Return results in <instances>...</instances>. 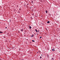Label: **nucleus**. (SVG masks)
Returning <instances> with one entry per match:
<instances>
[{"instance_id": "nucleus-3", "label": "nucleus", "mask_w": 60, "mask_h": 60, "mask_svg": "<svg viewBox=\"0 0 60 60\" xmlns=\"http://www.w3.org/2000/svg\"><path fill=\"white\" fill-rule=\"evenodd\" d=\"M30 26V27H29L30 29H31V28H32V27L30 26Z\"/></svg>"}, {"instance_id": "nucleus-12", "label": "nucleus", "mask_w": 60, "mask_h": 60, "mask_svg": "<svg viewBox=\"0 0 60 60\" xmlns=\"http://www.w3.org/2000/svg\"><path fill=\"white\" fill-rule=\"evenodd\" d=\"M52 60H54V59H53V58H52Z\"/></svg>"}, {"instance_id": "nucleus-1", "label": "nucleus", "mask_w": 60, "mask_h": 60, "mask_svg": "<svg viewBox=\"0 0 60 60\" xmlns=\"http://www.w3.org/2000/svg\"><path fill=\"white\" fill-rule=\"evenodd\" d=\"M52 51H55V49H52Z\"/></svg>"}, {"instance_id": "nucleus-8", "label": "nucleus", "mask_w": 60, "mask_h": 60, "mask_svg": "<svg viewBox=\"0 0 60 60\" xmlns=\"http://www.w3.org/2000/svg\"><path fill=\"white\" fill-rule=\"evenodd\" d=\"M21 31H23V29H21Z\"/></svg>"}, {"instance_id": "nucleus-11", "label": "nucleus", "mask_w": 60, "mask_h": 60, "mask_svg": "<svg viewBox=\"0 0 60 60\" xmlns=\"http://www.w3.org/2000/svg\"><path fill=\"white\" fill-rule=\"evenodd\" d=\"M39 53H41V52L40 51H39Z\"/></svg>"}, {"instance_id": "nucleus-10", "label": "nucleus", "mask_w": 60, "mask_h": 60, "mask_svg": "<svg viewBox=\"0 0 60 60\" xmlns=\"http://www.w3.org/2000/svg\"><path fill=\"white\" fill-rule=\"evenodd\" d=\"M31 3H32V4H33V1L32 0L31 1Z\"/></svg>"}, {"instance_id": "nucleus-7", "label": "nucleus", "mask_w": 60, "mask_h": 60, "mask_svg": "<svg viewBox=\"0 0 60 60\" xmlns=\"http://www.w3.org/2000/svg\"><path fill=\"white\" fill-rule=\"evenodd\" d=\"M2 33H3V32H2L0 31V34H2Z\"/></svg>"}, {"instance_id": "nucleus-26", "label": "nucleus", "mask_w": 60, "mask_h": 60, "mask_svg": "<svg viewBox=\"0 0 60 60\" xmlns=\"http://www.w3.org/2000/svg\"><path fill=\"white\" fill-rule=\"evenodd\" d=\"M35 0H34V1H35Z\"/></svg>"}, {"instance_id": "nucleus-14", "label": "nucleus", "mask_w": 60, "mask_h": 60, "mask_svg": "<svg viewBox=\"0 0 60 60\" xmlns=\"http://www.w3.org/2000/svg\"><path fill=\"white\" fill-rule=\"evenodd\" d=\"M40 58L41 59V56L40 57Z\"/></svg>"}, {"instance_id": "nucleus-13", "label": "nucleus", "mask_w": 60, "mask_h": 60, "mask_svg": "<svg viewBox=\"0 0 60 60\" xmlns=\"http://www.w3.org/2000/svg\"><path fill=\"white\" fill-rule=\"evenodd\" d=\"M18 13H20V12L19 11H18Z\"/></svg>"}, {"instance_id": "nucleus-16", "label": "nucleus", "mask_w": 60, "mask_h": 60, "mask_svg": "<svg viewBox=\"0 0 60 60\" xmlns=\"http://www.w3.org/2000/svg\"><path fill=\"white\" fill-rule=\"evenodd\" d=\"M38 33H39V30H38Z\"/></svg>"}, {"instance_id": "nucleus-20", "label": "nucleus", "mask_w": 60, "mask_h": 60, "mask_svg": "<svg viewBox=\"0 0 60 60\" xmlns=\"http://www.w3.org/2000/svg\"><path fill=\"white\" fill-rule=\"evenodd\" d=\"M41 56H42V55L41 54Z\"/></svg>"}, {"instance_id": "nucleus-23", "label": "nucleus", "mask_w": 60, "mask_h": 60, "mask_svg": "<svg viewBox=\"0 0 60 60\" xmlns=\"http://www.w3.org/2000/svg\"><path fill=\"white\" fill-rule=\"evenodd\" d=\"M19 11H20V9H19Z\"/></svg>"}, {"instance_id": "nucleus-4", "label": "nucleus", "mask_w": 60, "mask_h": 60, "mask_svg": "<svg viewBox=\"0 0 60 60\" xmlns=\"http://www.w3.org/2000/svg\"><path fill=\"white\" fill-rule=\"evenodd\" d=\"M45 12H46V13H48V11H47V10H46V11H45Z\"/></svg>"}, {"instance_id": "nucleus-17", "label": "nucleus", "mask_w": 60, "mask_h": 60, "mask_svg": "<svg viewBox=\"0 0 60 60\" xmlns=\"http://www.w3.org/2000/svg\"><path fill=\"white\" fill-rule=\"evenodd\" d=\"M5 28L6 29V28H7V27H5Z\"/></svg>"}, {"instance_id": "nucleus-15", "label": "nucleus", "mask_w": 60, "mask_h": 60, "mask_svg": "<svg viewBox=\"0 0 60 60\" xmlns=\"http://www.w3.org/2000/svg\"><path fill=\"white\" fill-rule=\"evenodd\" d=\"M40 39H41V37H40Z\"/></svg>"}, {"instance_id": "nucleus-5", "label": "nucleus", "mask_w": 60, "mask_h": 60, "mask_svg": "<svg viewBox=\"0 0 60 60\" xmlns=\"http://www.w3.org/2000/svg\"><path fill=\"white\" fill-rule=\"evenodd\" d=\"M35 31H36V32H38V31H37V29H35Z\"/></svg>"}, {"instance_id": "nucleus-6", "label": "nucleus", "mask_w": 60, "mask_h": 60, "mask_svg": "<svg viewBox=\"0 0 60 60\" xmlns=\"http://www.w3.org/2000/svg\"><path fill=\"white\" fill-rule=\"evenodd\" d=\"M49 22H49V21H48L47 22V23H49Z\"/></svg>"}, {"instance_id": "nucleus-18", "label": "nucleus", "mask_w": 60, "mask_h": 60, "mask_svg": "<svg viewBox=\"0 0 60 60\" xmlns=\"http://www.w3.org/2000/svg\"><path fill=\"white\" fill-rule=\"evenodd\" d=\"M4 38H5V37H4Z\"/></svg>"}, {"instance_id": "nucleus-24", "label": "nucleus", "mask_w": 60, "mask_h": 60, "mask_svg": "<svg viewBox=\"0 0 60 60\" xmlns=\"http://www.w3.org/2000/svg\"><path fill=\"white\" fill-rule=\"evenodd\" d=\"M22 60H23L22 59Z\"/></svg>"}, {"instance_id": "nucleus-2", "label": "nucleus", "mask_w": 60, "mask_h": 60, "mask_svg": "<svg viewBox=\"0 0 60 60\" xmlns=\"http://www.w3.org/2000/svg\"><path fill=\"white\" fill-rule=\"evenodd\" d=\"M34 34H32V35L31 36V37H34Z\"/></svg>"}, {"instance_id": "nucleus-22", "label": "nucleus", "mask_w": 60, "mask_h": 60, "mask_svg": "<svg viewBox=\"0 0 60 60\" xmlns=\"http://www.w3.org/2000/svg\"><path fill=\"white\" fill-rule=\"evenodd\" d=\"M38 53V52H37V53Z\"/></svg>"}, {"instance_id": "nucleus-27", "label": "nucleus", "mask_w": 60, "mask_h": 60, "mask_svg": "<svg viewBox=\"0 0 60 60\" xmlns=\"http://www.w3.org/2000/svg\"><path fill=\"white\" fill-rule=\"evenodd\" d=\"M0 23H1V22H0Z\"/></svg>"}, {"instance_id": "nucleus-9", "label": "nucleus", "mask_w": 60, "mask_h": 60, "mask_svg": "<svg viewBox=\"0 0 60 60\" xmlns=\"http://www.w3.org/2000/svg\"><path fill=\"white\" fill-rule=\"evenodd\" d=\"M32 41H33V42H34L35 41L34 40H32Z\"/></svg>"}, {"instance_id": "nucleus-19", "label": "nucleus", "mask_w": 60, "mask_h": 60, "mask_svg": "<svg viewBox=\"0 0 60 60\" xmlns=\"http://www.w3.org/2000/svg\"><path fill=\"white\" fill-rule=\"evenodd\" d=\"M24 6H26V4H24Z\"/></svg>"}, {"instance_id": "nucleus-21", "label": "nucleus", "mask_w": 60, "mask_h": 60, "mask_svg": "<svg viewBox=\"0 0 60 60\" xmlns=\"http://www.w3.org/2000/svg\"><path fill=\"white\" fill-rule=\"evenodd\" d=\"M0 60H2L1 59H0Z\"/></svg>"}, {"instance_id": "nucleus-25", "label": "nucleus", "mask_w": 60, "mask_h": 60, "mask_svg": "<svg viewBox=\"0 0 60 60\" xmlns=\"http://www.w3.org/2000/svg\"><path fill=\"white\" fill-rule=\"evenodd\" d=\"M24 34H25V33H24Z\"/></svg>"}]
</instances>
